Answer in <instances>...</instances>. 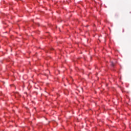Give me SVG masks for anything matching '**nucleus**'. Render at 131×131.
<instances>
[{
	"label": "nucleus",
	"instance_id": "obj_1",
	"mask_svg": "<svg viewBox=\"0 0 131 131\" xmlns=\"http://www.w3.org/2000/svg\"><path fill=\"white\" fill-rule=\"evenodd\" d=\"M111 65L113 67H114V62H113V61L111 62Z\"/></svg>",
	"mask_w": 131,
	"mask_h": 131
},
{
	"label": "nucleus",
	"instance_id": "obj_2",
	"mask_svg": "<svg viewBox=\"0 0 131 131\" xmlns=\"http://www.w3.org/2000/svg\"><path fill=\"white\" fill-rule=\"evenodd\" d=\"M123 32H124V30H123Z\"/></svg>",
	"mask_w": 131,
	"mask_h": 131
}]
</instances>
